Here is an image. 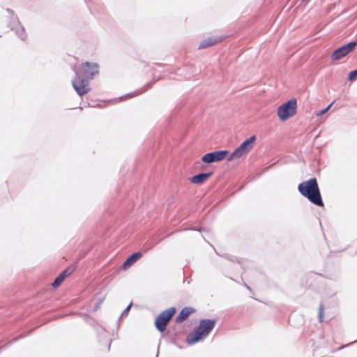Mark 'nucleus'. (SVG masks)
I'll use <instances>...</instances> for the list:
<instances>
[{
    "instance_id": "f257e3e1",
    "label": "nucleus",
    "mask_w": 357,
    "mask_h": 357,
    "mask_svg": "<svg viewBox=\"0 0 357 357\" xmlns=\"http://www.w3.org/2000/svg\"><path fill=\"white\" fill-rule=\"evenodd\" d=\"M98 74V65L96 63L86 61L76 71V76L72 80V86L79 96L87 93L89 91V81Z\"/></svg>"
},
{
    "instance_id": "f03ea898",
    "label": "nucleus",
    "mask_w": 357,
    "mask_h": 357,
    "mask_svg": "<svg viewBox=\"0 0 357 357\" xmlns=\"http://www.w3.org/2000/svg\"><path fill=\"white\" fill-rule=\"evenodd\" d=\"M298 191L303 197L307 198L311 203L319 206L324 205L320 194L319 184L314 177L298 185Z\"/></svg>"
},
{
    "instance_id": "7ed1b4c3",
    "label": "nucleus",
    "mask_w": 357,
    "mask_h": 357,
    "mask_svg": "<svg viewBox=\"0 0 357 357\" xmlns=\"http://www.w3.org/2000/svg\"><path fill=\"white\" fill-rule=\"evenodd\" d=\"M216 321L213 319H203L199 321V326L186 336V342L195 344L205 338L213 330Z\"/></svg>"
},
{
    "instance_id": "20e7f679",
    "label": "nucleus",
    "mask_w": 357,
    "mask_h": 357,
    "mask_svg": "<svg viewBox=\"0 0 357 357\" xmlns=\"http://www.w3.org/2000/svg\"><path fill=\"white\" fill-rule=\"evenodd\" d=\"M257 138L255 135L250 137V138L245 139L244 142H241L240 146L235 149L234 151L227 156V161H231L236 158H239L243 155H246L249 151H251L252 147L254 146V143Z\"/></svg>"
},
{
    "instance_id": "39448f33",
    "label": "nucleus",
    "mask_w": 357,
    "mask_h": 357,
    "mask_svg": "<svg viewBox=\"0 0 357 357\" xmlns=\"http://www.w3.org/2000/svg\"><path fill=\"white\" fill-rule=\"evenodd\" d=\"M176 313L175 307H172L162 312L156 317L155 321V326L156 329L159 331V332H164L167 328V326L168 323H169L170 319H172L173 316Z\"/></svg>"
},
{
    "instance_id": "423d86ee",
    "label": "nucleus",
    "mask_w": 357,
    "mask_h": 357,
    "mask_svg": "<svg viewBox=\"0 0 357 357\" xmlns=\"http://www.w3.org/2000/svg\"><path fill=\"white\" fill-rule=\"evenodd\" d=\"M296 111V100L294 98L287 101L278 108V115L280 121H286L290 116L295 115Z\"/></svg>"
},
{
    "instance_id": "0eeeda50",
    "label": "nucleus",
    "mask_w": 357,
    "mask_h": 357,
    "mask_svg": "<svg viewBox=\"0 0 357 357\" xmlns=\"http://www.w3.org/2000/svg\"><path fill=\"white\" fill-rule=\"evenodd\" d=\"M7 13L9 15V27L11 30L15 31V34L22 40H25V29L21 25L20 22L18 20L17 15H15V12L13 11L10 8L6 9Z\"/></svg>"
},
{
    "instance_id": "6e6552de",
    "label": "nucleus",
    "mask_w": 357,
    "mask_h": 357,
    "mask_svg": "<svg viewBox=\"0 0 357 357\" xmlns=\"http://www.w3.org/2000/svg\"><path fill=\"white\" fill-rule=\"evenodd\" d=\"M356 45L357 43L350 41L348 43L336 48L333 50L332 55H331V59H332L333 61H336L341 59L342 57L347 56L349 53L355 50Z\"/></svg>"
},
{
    "instance_id": "1a4fd4ad",
    "label": "nucleus",
    "mask_w": 357,
    "mask_h": 357,
    "mask_svg": "<svg viewBox=\"0 0 357 357\" xmlns=\"http://www.w3.org/2000/svg\"><path fill=\"white\" fill-rule=\"evenodd\" d=\"M229 153V151L220 150L207 153L202 157V161L205 164H212L223 160Z\"/></svg>"
},
{
    "instance_id": "9d476101",
    "label": "nucleus",
    "mask_w": 357,
    "mask_h": 357,
    "mask_svg": "<svg viewBox=\"0 0 357 357\" xmlns=\"http://www.w3.org/2000/svg\"><path fill=\"white\" fill-rule=\"evenodd\" d=\"M75 271V268H67L62 271L60 274L54 280H53L52 283V286L54 288L59 287L61 282H63L64 279L69 277L70 275H72L73 272Z\"/></svg>"
},
{
    "instance_id": "9b49d317",
    "label": "nucleus",
    "mask_w": 357,
    "mask_h": 357,
    "mask_svg": "<svg viewBox=\"0 0 357 357\" xmlns=\"http://www.w3.org/2000/svg\"><path fill=\"white\" fill-rule=\"evenodd\" d=\"M222 40H224L223 37H208L199 43V50L208 48L211 46L215 45L221 43Z\"/></svg>"
},
{
    "instance_id": "f8f14e48",
    "label": "nucleus",
    "mask_w": 357,
    "mask_h": 357,
    "mask_svg": "<svg viewBox=\"0 0 357 357\" xmlns=\"http://www.w3.org/2000/svg\"><path fill=\"white\" fill-rule=\"evenodd\" d=\"M142 257V253L140 252H135L132 253L131 255H130L128 258H127L126 261H124L123 264H121V268H123V270H126L127 268L131 267L132 265L137 262V261L139 259Z\"/></svg>"
},
{
    "instance_id": "ddd939ff",
    "label": "nucleus",
    "mask_w": 357,
    "mask_h": 357,
    "mask_svg": "<svg viewBox=\"0 0 357 357\" xmlns=\"http://www.w3.org/2000/svg\"><path fill=\"white\" fill-rule=\"evenodd\" d=\"M195 310L192 307H184L180 312H178L177 317H176V323H181L189 317V315L192 313H195Z\"/></svg>"
},
{
    "instance_id": "4468645a",
    "label": "nucleus",
    "mask_w": 357,
    "mask_h": 357,
    "mask_svg": "<svg viewBox=\"0 0 357 357\" xmlns=\"http://www.w3.org/2000/svg\"><path fill=\"white\" fill-rule=\"evenodd\" d=\"M213 172L199 173L198 174L192 176L189 180H190V182L194 184L199 185L207 181L211 176H213Z\"/></svg>"
},
{
    "instance_id": "2eb2a0df",
    "label": "nucleus",
    "mask_w": 357,
    "mask_h": 357,
    "mask_svg": "<svg viewBox=\"0 0 357 357\" xmlns=\"http://www.w3.org/2000/svg\"><path fill=\"white\" fill-rule=\"evenodd\" d=\"M156 82V79H153V81L146 84V85L143 86V87L140 88V89L133 92V93H129L128 94H126V96H121L120 98V99L121 100H123L126 98H132V97H135V96H137V95H139L144 92H145L146 91V89H148L149 88H150L153 84H155Z\"/></svg>"
},
{
    "instance_id": "dca6fc26",
    "label": "nucleus",
    "mask_w": 357,
    "mask_h": 357,
    "mask_svg": "<svg viewBox=\"0 0 357 357\" xmlns=\"http://www.w3.org/2000/svg\"><path fill=\"white\" fill-rule=\"evenodd\" d=\"M334 101L331 102V104H329V105H328L327 107H325V109L317 112V116H321L322 115H324V114L326 112H327L328 111V109L331 108V107L333 105Z\"/></svg>"
},
{
    "instance_id": "f3484780",
    "label": "nucleus",
    "mask_w": 357,
    "mask_h": 357,
    "mask_svg": "<svg viewBox=\"0 0 357 357\" xmlns=\"http://www.w3.org/2000/svg\"><path fill=\"white\" fill-rule=\"evenodd\" d=\"M323 311H324V307H323V304L319 305V321L322 323L323 321Z\"/></svg>"
},
{
    "instance_id": "a211bd4d",
    "label": "nucleus",
    "mask_w": 357,
    "mask_h": 357,
    "mask_svg": "<svg viewBox=\"0 0 357 357\" xmlns=\"http://www.w3.org/2000/svg\"><path fill=\"white\" fill-rule=\"evenodd\" d=\"M357 77V69L349 72V80L353 81Z\"/></svg>"
},
{
    "instance_id": "6ab92c4d",
    "label": "nucleus",
    "mask_w": 357,
    "mask_h": 357,
    "mask_svg": "<svg viewBox=\"0 0 357 357\" xmlns=\"http://www.w3.org/2000/svg\"><path fill=\"white\" fill-rule=\"evenodd\" d=\"M132 307V303H130V304L128 305V306H127V307H126V309H124V310L123 311V312H121V314L120 318H121V317H123V316H124V315H127V314L129 312L130 309V307Z\"/></svg>"
},
{
    "instance_id": "aec40b11",
    "label": "nucleus",
    "mask_w": 357,
    "mask_h": 357,
    "mask_svg": "<svg viewBox=\"0 0 357 357\" xmlns=\"http://www.w3.org/2000/svg\"><path fill=\"white\" fill-rule=\"evenodd\" d=\"M110 344H111V340L107 339V350H109V349H110Z\"/></svg>"
},
{
    "instance_id": "412c9836",
    "label": "nucleus",
    "mask_w": 357,
    "mask_h": 357,
    "mask_svg": "<svg viewBox=\"0 0 357 357\" xmlns=\"http://www.w3.org/2000/svg\"><path fill=\"white\" fill-rule=\"evenodd\" d=\"M193 230H196V231H197L199 232H201L202 231H204L205 229H203V228H199V229L194 228Z\"/></svg>"
},
{
    "instance_id": "4be33fe9",
    "label": "nucleus",
    "mask_w": 357,
    "mask_h": 357,
    "mask_svg": "<svg viewBox=\"0 0 357 357\" xmlns=\"http://www.w3.org/2000/svg\"><path fill=\"white\" fill-rule=\"evenodd\" d=\"M243 286H245V288H246L247 289H248L249 291H251V288H250V287H249L248 285H247L246 284H243Z\"/></svg>"
},
{
    "instance_id": "5701e85b",
    "label": "nucleus",
    "mask_w": 357,
    "mask_h": 357,
    "mask_svg": "<svg viewBox=\"0 0 357 357\" xmlns=\"http://www.w3.org/2000/svg\"><path fill=\"white\" fill-rule=\"evenodd\" d=\"M351 42L355 43H357V38H356V40H355V41H351Z\"/></svg>"
},
{
    "instance_id": "b1692460",
    "label": "nucleus",
    "mask_w": 357,
    "mask_h": 357,
    "mask_svg": "<svg viewBox=\"0 0 357 357\" xmlns=\"http://www.w3.org/2000/svg\"><path fill=\"white\" fill-rule=\"evenodd\" d=\"M357 342V340H355V341H354V342Z\"/></svg>"
},
{
    "instance_id": "393cba45",
    "label": "nucleus",
    "mask_w": 357,
    "mask_h": 357,
    "mask_svg": "<svg viewBox=\"0 0 357 357\" xmlns=\"http://www.w3.org/2000/svg\"><path fill=\"white\" fill-rule=\"evenodd\" d=\"M302 1H304V0H302Z\"/></svg>"
}]
</instances>
